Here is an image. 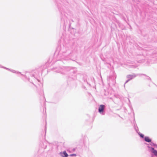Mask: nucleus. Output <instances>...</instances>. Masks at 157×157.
<instances>
[{
  "label": "nucleus",
  "mask_w": 157,
  "mask_h": 157,
  "mask_svg": "<svg viewBox=\"0 0 157 157\" xmlns=\"http://www.w3.org/2000/svg\"><path fill=\"white\" fill-rule=\"evenodd\" d=\"M70 71L71 74H72V75L73 74L74 76H75V74L77 71L76 69L74 67H67L63 69L59 68L58 70L56 71L57 72L61 73L63 74H65V71Z\"/></svg>",
  "instance_id": "1"
},
{
  "label": "nucleus",
  "mask_w": 157,
  "mask_h": 157,
  "mask_svg": "<svg viewBox=\"0 0 157 157\" xmlns=\"http://www.w3.org/2000/svg\"><path fill=\"white\" fill-rule=\"evenodd\" d=\"M142 75L141 74H136L135 73H133L132 74L128 75H127L126 77L128 79L126 81L125 84L127 83L130 80L134 78L137 76H140Z\"/></svg>",
  "instance_id": "2"
},
{
  "label": "nucleus",
  "mask_w": 157,
  "mask_h": 157,
  "mask_svg": "<svg viewBox=\"0 0 157 157\" xmlns=\"http://www.w3.org/2000/svg\"><path fill=\"white\" fill-rule=\"evenodd\" d=\"M147 147L148 148L149 151L153 154L155 156L157 157V151L155 150L154 148L149 146H148Z\"/></svg>",
  "instance_id": "3"
},
{
  "label": "nucleus",
  "mask_w": 157,
  "mask_h": 157,
  "mask_svg": "<svg viewBox=\"0 0 157 157\" xmlns=\"http://www.w3.org/2000/svg\"><path fill=\"white\" fill-rule=\"evenodd\" d=\"M105 108V105H101L98 108V112L102 115H104V112Z\"/></svg>",
  "instance_id": "4"
},
{
  "label": "nucleus",
  "mask_w": 157,
  "mask_h": 157,
  "mask_svg": "<svg viewBox=\"0 0 157 157\" xmlns=\"http://www.w3.org/2000/svg\"><path fill=\"white\" fill-rule=\"evenodd\" d=\"M59 154L62 157H67L68 156V155L66 151L60 152Z\"/></svg>",
  "instance_id": "5"
},
{
  "label": "nucleus",
  "mask_w": 157,
  "mask_h": 157,
  "mask_svg": "<svg viewBox=\"0 0 157 157\" xmlns=\"http://www.w3.org/2000/svg\"><path fill=\"white\" fill-rule=\"evenodd\" d=\"M135 128L136 132L138 133V134L142 138H143L144 137V135L140 133V132H139L138 128Z\"/></svg>",
  "instance_id": "6"
},
{
  "label": "nucleus",
  "mask_w": 157,
  "mask_h": 157,
  "mask_svg": "<svg viewBox=\"0 0 157 157\" xmlns=\"http://www.w3.org/2000/svg\"><path fill=\"white\" fill-rule=\"evenodd\" d=\"M144 140L145 141L150 143L151 142V140L148 136H145L144 138Z\"/></svg>",
  "instance_id": "7"
},
{
  "label": "nucleus",
  "mask_w": 157,
  "mask_h": 157,
  "mask_svg": "<svg viewBox=\"0 0 157 157\" xmlns=\"http://www.w3.org/2000/svg\"><path fill=\"white\" fill-rule=\"evenodd\" d=\"M10 71L13 73H16L17 74H20L21 75H23V74H21V72H19L16 71H15L14 70H10Z\"/></svg>",
  "instance_id": "8"
},
{
  "label": "nucleus",
  "mask_w": 157,
  "mask_h": 157,
  "mask_svg": "<svg viewBox=\"0 0 157 157\" xmlns=\"http://www.w3.org/2000/svg\"><path fill=\"white\" fill-rule=\"evenodd\" d=\"M88 140V138H87L86 136H84V140H83V143H86L87 141Z\"/></svg>",
  "instance_id": "9"
},
{
  "label": "nucleus",
  "mask_w": 157,
  "mask_h": 157,
  "mask_svg": "<svg viewBox=\"0 0 157 157\" xmlns=\"http://www.w3.org/2000/svg\"><path fill=\"white\" fill-rule=\"evenodd\" d=\"M141 74L142 75H140V76L141 75H144V76H146V79L148 80H150V81L151 80V78L149 76L146 75L145 74Z\"/></svg>",
  "instance_id": "10"
},
{
  "label": "nucleus",
  "mask_w": 157,
  "mask_h": 157,
  "mask_svg": "<svg viewBox=\"0 0 157 157\" xmlns=\"http://www.w3.org/2000/svg\"><path fill=\"white\" fill-rule=\"evenodd\" d=\"M0 67L3 68L5 69H6V70H9V71H10V69H9L8 68H6V67H4L3 66H2L0 64Z\"/></svg>",
  "instance_id": "11"
},
{
  "label": "nucleus",
  "mask_w": 157,
  "mask_h": 157,
  "mask_svg": "<svg viewBox=\"0 0 157 157\" xmlns=\"http://www.w3.org/2000/svg\"><path fill=\"white\" fill-rule=\"evenodd\" d=\"M69 156H70L72 157V156H76V154H70Z\"/></svg>",
  "instance_id": "12"
},
{
  "label": "nucleus",
  "mask_w": 157,
  "mask_h": 157,
  "mask_svg": "<svg viewBox=\"0 0 157 157\" xmlns=\"http://www.w3.org/2000/svg\"><path fill=\"white\" fill-rule=\"evenodd\" d=\"M151 143L150 144L151 145V146H155V145L156 144L153 143H152V142H151Z\"/></svg>",
  "instance_id": "13"
},
{
  "label": "nucleus",
  "mask_w": 157,
  "mask_h": 157,
  "mask_svg": "<svg viewBox=\"0 0 157 157\" xmlns=\"http://www.w3.org/2000/svg\"><path fill=\"white\" fill-rule=\"evenodd\" d=\"M31 77L33 78V79H36V78H35V77L34 76V75H31Z\"/></svg>",
  "instance_id": "14"
},
{
  "label": "nucleus",
  "mask_w": 157,
  "mask_h": 157,
  "mask_svg": "<svg viewBox=\"0 0 157 157\" xmlns=\"http://www.w3.org/2000/svg\"><path fill=\"white\" fill-rule=\"evenodd\" d=\"M44 130L45 131V134H44V136H45V134L46 133V128H44Z\"/></svg>",
  "instance_id": "15"
},
{
  "label": "nucleus",
  "mask_w": 157,
  "mask_h": 157,
  "mask_svg": "<svg viewBox=\"0 0 157 157\" xmlns=\"http://www.w3.org/2000/svg\"><path fill=\"white\" fill-rule=\"evenodd\" d=\"M155 146L157 148V144H155Z\"/></svg>",
  "instance_id": "16"
},
{
  "label": "nucleus",
  "mask_w": 157,
  "mask_h": 157,
  "mask_svg": "<svg viewBox=\"0 0 157 157\" xmlns=\"http://www.w3.org/2000/svg\"><path fill=\"white\" fill-rule=\"evenodd\" d=\"M25 77L26 78H27V76L25 75Z\"/></svg>",
  "instance_id": "17"
},
{
  "label": "nucleus",
  "mask_w": 157,
  "mask_h": 157,
  "mask_svg": "<svg viewBox=\"0 0 157 157\" xmlns=\"http://www.w3.org/2000/svg\"><path fill=\"white\" fill-rule=\"evenodd\" d=\"M28 80L29 81V78H28Z\"/></svg>",
  "instance_id": "18"
},
{
  "label": "nucleus",
  "mask_w": 157,
  "mask_h": 157,
  "mask_svg": "<svg viewBox=\"0 0 157 157\" xmlns=\"http://www.w3.org/2000/svg\"><path fill=\"white\" fill-rule=\"evenodd\" d=\"M145 144H147V145H148V144H147V143H145Z\"/></svg>",
  "instance_id": "19"
},
{
  "label": "nucleus",
  "mask_w": 157,
  "mask_h": 157,
  "mask_svg": "<svg viewBox=\"0 0 157 157\" xmlns=\"http://www.w3.org/2000/svg\"><path fill=\"white\" fill-rule=\"evenodd\" d=\"M136 126L135 125V128Z\"/></svg>",
  "instance_id": "20"
}]
</instances>
